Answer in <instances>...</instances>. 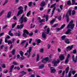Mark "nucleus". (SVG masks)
Returning a JSON list of instances; mask_svg holds the SVG:
<instances>
[{"instance_id":"obj_62","label":"nucleus","mask_w":77,"mask_h":77,"mask_svg":"<svg viewBox=\"0 0 77 77\" xmlns=\"http://www.w3.org/2000/svg\"><path fill=\"white\" fill-rule=\"evenodd\" d=\"M23 67H24V65H20V68H23Z\"/></svg>"},{"instance_id":"obj_10","label":"nucleus","mask_w":77,"mask_h":77,"mask_svg":"<svg viewBox=\"0 0 77 77\" xmlns=\"http://www.w3.org/2000/svg\"><path fill=\"white\" fill-rule=\"evenodd\" d=\"M51 73H54V72H56V70H55V69H54L53 67H51Z\"/></svg>"},{"instance_id":"obj_61","label":"nucleus","mask_w":77,"mask_h":77,"mask_svg":"<svg viewBox=\"0 0 77 77\" xmlns=\"http://www.w3.org/2000/svg\"><path fill=\"white\" fill-rule=\"evenodd\" d=\"M70 57V54H68L67 55V59H69V58Z\"/></svg>"},{"instance_id":"obj_37","label":"nucleus","mask_w":77,"mask_h":77,"mask_svg":"<svg viewBox=\"0 0 77 77\" xmlns=\"http://www.w3.org/2000/svg\"><path fill=\"white\" fill-rule=\"evenodd\" d=\"M66 38V36H65V35H63L61 37V38L62 40H63Z\"/></svg>"},{"instance_id":"obj_46","label":"nucleus","mask_w":77,"mask_h":77,"mask_svg":"<svg viewBox=\"0 0 77 77\" xmlns=\"http://www.w3.org/2000/svg\"><path fill=\"white\" fill-rule=\"evenodd\" d=\"M26 41H26V40L23 41L21 43V44H22V45H23V44H24V43H25V42H26Z\"/></svg>"},{"instance_id":"obj_41","label":"nucleus","mask_w":77,"mask_h":77,"mask_svg":"<svg viewBox=\"0 0 77 77\" xmlns=\"http://www.w3.org/2000/svg\"><path fill=\"white\" fill-rule=\"evenodd\" d=\"M32 2H30L29 3V7H31V6H32Z\"/></svg>"},{"instance_id":"obj_48","label":"nucleus","mask_w":77,"mask_h":77,"mask_svg":"<svg viewBox=\"0 0 77 77\" xmlns=\"http://www.w3.org/2000/svg\"><path fill=\"white\" fill-rule=\"evenodd\" d=\"M68 61H69L68 59L67 58H66L65 61V63H67L68 62Z\"/></svg>"},{"instance_id":"obj_7","label":"nucleus","mask_w":77,"mask_h":77,"mask_svg":"<svg viewBox=\"0 0 77 77\" xmlns=\"http://www.w3.org/2000/svg\"><path fill=\"white\" fill-rule=\"evenodd\" d=\"M26 35H29V32H28V31H27V30L26 29L24 30L23 36L24 37H25V38H27V35H26Z\"/></svg>"},{"instance_id":"obj_55","label":"nucleus","mask_w":77,"mask_h":77,"mask_svg":"<svg viewBox=\"0 0 77 77\" xmlns=\"http://www.w3.org/2000/svg\"><path fill=\"white\" fill-rule=\"evenodd\" d=\"M40 52L41 53H43V52H44V49L43 48H42L40 49Z\"/></svg>"},{"instance_id":"obj_31","label":"nucleus","mask_w":77,"mask_h":77,"mask_svg":"<svg viewBox=\"0 0 77 77\" xmlns=\"http://www.w3.org/2000/svg\"><path fill=\"white\" fill-rule=\"evenodd\" d=\"M16 24H17V23H16L12 24V29H14V28L15 27V25H16Z\"/></svg>"},{"instance_id":"obj_40","label":"nucleus","mask_w":77,"mask_h":77,"mask_svg":"<svg viewBox=\"0 0 77 77\" xmlns=\"http://www.w3.org/2000/svg\"><path fill=\"white\" fill-rule=\"evenodd\" d=\"M23 9V8L22 6H20L19 8H18V9L19 10H22Z\"/></svg>"},{"instance_id":"obj_60","label":"nucleus","mask_w":77,"mask_h":77,"mask_svg":"<svg viewBox=\"0 0 77 77\" xmlns=\"http://www.w3.org/2000/svg\"><path fill=\"white\" fill-rule=\"evenodd\" d=\"M32 41V38H30V40L29 41V44H31V42Z\"/></svg>"},{"instance_id":"obj_21","label":"nucleus","mask_w":77,"mask_h":77,"mask_svg":"<svg viewBox=\"0 0 77 77\" xmlns=\"http://www.w3.org/2000/svg\"><path fill=\"white\" fill-rule=\"evenodd\" d=\"M16 51V49H14L12 51H11V53L13 55H14L15 54V51Z\"/></svg>"},{"instance_id":"obj_43","label":"nucleus","mask_w":77,"mask_h":77,"mask_svg":"<svg viewBox=\"0 0 77 77\" xmlns=\"http://www.w3.org/2000/svg\"><path fill=\"white\" fill-rule=\"evenodd\" d=\"M13 63V64H14V65H18V63H17L15 62H14Z\"/></svg>"},{"instance_id":"obj_34","label":"nucleus","mask_w":77,"mask_h":77,"mask_svg":"<svg viewBox=\"0 0 77 77\" xmlns=\"http://www.w3.org/2000/svg\"><path fill=\"white\" fill-rule=\"evenodd\" d=\"M45 20L44 19H42L41 20H39L40 23H42V22H45Z\"/></svg>"},{"instance_id":"obj_64","label":"nucleus","mask_w":77,"mask_h":77,"mask_svg":"<svg viewBox=\"0 0 77 77\" xmlns=\"http://www.w3.org/2000/svg\"><path fill=\"white\" fill-rule=\"evenodd\" d=\"M30 77H35V75H31Z\"/></svg>"},{"instance_id":"obj_12","label":"nucleus","mask_w":77,"mask_h":77,"mask_svg":"<svg viewBox=\"0 0 77 77\" xmlns=\"http://www.w3.org/2000/svg\"><path fill=\"white\" fill-rule=\"evenodd\" d=\"M59 58L61 60H63V59H64L65 56H64L63 55H61L59 56Z\"/></svg>"},{"instance_id":"obj_35","label":"nucleus","mask_w":77,"mask_h":77,"mask_svg":"<svg viewBox=\"0 0 77 77\" xmlns=\"http://www.w3.org/2000/svg\"><path fill=\"white\" fill-rule=\"evenodd\" d=\"M39 55L38 54L37 55V58H36V61L37 62H38L39 61Z\"/></svg>"},{"instance_id":"obj_14","label":"nucleus","mask_w":77,"mask_h":77,"mask_svg":"<svg viewBox=\"0 0 77 77\" xmlns=\"http://www.w3.org/2000/svg\"><path fill=\"white\" fill-rule=\"evenodd\" d=\"M23 10H19L18 12V14L17 16H18L20 15V14H21L23 13Z\"/></svg>"},{"instance_id":"obj_44","label":"nucleus","mask_w":77,"mask_h":77,"mask_svg":"<svg viewBox=\"0 0 77 77\" xmlns=\"http://www.w3.org/2000/svg\"><path fill=\"white\" fill-rule=\"evenodd\" d=\"M71 75V72H69L68 74V77H70Z\"/></svg>"},{"instance_id":"obj_17","label":"nucleus","mask_w":77,"mask_h":77,"mask_svg":"<svg viewBox=\"0 0 77 77\" xmlns=\"http://www.w3.org/2000/svg\"><path fill=\"white\" fill-rule=\"evenodd\" d=\"M47 37V35L45 34L43 32L42 34V37L43 38H44V39H45V38H46V37Z\"/></svg>"},{"instance_id":"obj_2","label":"nucleus","mask_w":77,"mask_h":77,"mask_svg":"<svg viewBox=\"0 0 77 77\" xmlns=\"http://www.w3.org/2000/svg\"><path fill=\"white\" fill-rule=\"evenodd\" d=\"M24 14H23L22 16L21 17V18L19 20V22L20 23V24H22L23 22L26 23L27 22V19L26 17H24Z\"/></svg>"},{"instance_id":"obj_4","label":"nucleus","mask_w":77,"mask_h":77,"mask_svg":"<svg viewBox=\"0 0 77 77\" xmlns=\"http://www.w3.org/2000/svg\"><path fill=\"white\" fill-rule=\"evenodd\" d=\"M8 38H10V36L9 35H8L7 37H6L5 39V42L6 43H8V44H12V43L11 40H9L8 41H7V39Z\"/></svg>"},{"instance_id":"obj_63","label":"nucleus","mask_w":77,"mask_h":77,"mask_svg":"<svg viewBox=\"0 0 77 77\" xmlns=\"http://www.w3.org/2000/svg\"><path fill=\"white\" fill-rule=\"evenodd\" d=\"M13 19L14 20H17V17L15 16H14L13 17Z\"/></svg>"},{"instance_id":"obj_57","label":"nucleus","mask_w":77,"mask_h":77,"mask_svg":"<svg viewBox=\"0 0 77 77\" xmlns=\"http://www.w3.org/2000/svg\"><path fill=\"white\" fill-rule=\"evenodd\" d=\"M57 51L58 52H60L61 51V49L60 48H58L57 49Z\"/></svg>"},{"instance_id":"obj_32","label":"nucleus","mask_w":77,"mask_h":77,"mask_svg":"<svg viewBox=\"0 0 77 77\" xmlns=\"http://www.w3.org/2000/svg\"><path fill=\"white\" fill-rule=\"evenodd\" d=\"M8 0H5V2L3 4V5L4 6L5 5H6V4H7V3H8Z\"/></svg>"},{"instance_id":"obj_22","label":"nucleus","mask_w":77,"mask_h":77,"mask_svg":"<svg viewBox=\"0 0 77 77\" xmlns=\"http://www.w3.org/2000/svg\"><path fill=\"white\" fill-rule=\"evenodd\" d=\"M11 12L9 11L8 14V15L7 16V17L8 18H9V17H11Z\"/></svg>"},{"instance_id":"obj_23","label":"nucleus","mask_w":77,"mask_h":77,"mask_svg":"<svg viewBox=\"0 0 77 77\" xmlns=\"http://www.w3.org/2000/svg\"><path fill=\"white\" fill-rule=\"evenodd\" d=\"M5 12V10H2L0 12V17L2 16L3 14Z\"/></svg>"},{"instance_id":"obj_18","label":"nucleus","mask_w":77,"mask_h":77,"mask_svg":"<svg viewBox=\"0 0 77 77\" xmlns=\"http://www.w3.org/2000/svg\"><path fill=\"white\" fill-rule=\"evenodd\" d=\"M12 30V29L10 30L8 33V34L9 35H10V36H14V34H13L11 32Z\"/></svg>"},{"instance_id":"obj_24","label":"nucleus","mask_w":77,"mask_h":77,"mask_svg":"<svg viewBox=\"0 0 77 77\" xmlns=\"http://www.w3.org/2000/svg\"><path fill=\"white\" fill-rule=\"evenodd\" d=\"M31 14V11H29L26 14L27 17H29V15H30Z\"/></svg>"},{"instance_id":"obj_6","label":"nucleus","mask_w":77,"mask_h":77,"mask_svg":"<svg viewBox=\"0 0 77 77\" xmlns=\"http://www.w3.org/2000/svg\"><path fill=\"white\" fill-rule=\"evenodd\" d=\"M56 3H55V4L52 5L51 6L50 8H53V7H54L52 11V16H53V14H54V11H55V9H56V7H55V6H56Z\"/></svg>"},{"instance_id":"obj_27","label":"nucleus","mask_w":77,"mask_h":77,"mask_svg":"<svg viewBox=\"0 0 77 77\" xmlns=\"http://www.w3.org/2000/svg\"><path fill=\"white\" fill-rule=\"evenodd\" d=\"M55 21H56V19L54 18V19L52 20L50 22L51 24H53V23H54V22Z\"/></svg>"},{"instance_id":"obj_30","label":"nucleus","mask_w":77,"mask_h":77,"mask_svg":"<svg viewBox=\"0 0 77 77\" xmlns=\"http://www.w3.org/2000/svg\"><path fill=\"white\" fill-rule=\"evenodd\" d=\"M37 45H39V44L40 43H41V40L39 39L37 40Z\"/></svg>"},{"instance_id":"obj_5","label":"nucleus","mask_w":77,"mask_h":77,"mask_svg":"<svg viewBox=\"0 0 77 77\" xmlns=\"http://www.w3.org/2000/svg\"><path fill=\"white\" fill-rule=\"evenodd\" d=\"M60 62V60L58 59H57V61H56L55 60H54L52 62V63L54 65V66H57V64H58Z\"/></svg>"},{"instance_id":"obj_52","label":"nucleus","mask_w":77,"mask_h":77,"mask_svg":"<svg viewBox=\"0 0 77 77\" xmlns=\"http://www.w3.org/2000/svg\"><path fill=\"white\" fill-rule=\"evenodd\" d=\"M58 26V24H55L53 26V27H56V26Z\"/></svg>"},{"instance_id":"obj_49","label":"nucleus","mask_w":77,"mask_h":77,"mask_svg":"<svg viewBox=\"0 0 77 77\" xmlns=\"http://www.w3.org/2000/svg\"><path fill=\"white\" fill-rule=\"evenodd\" d=\"M65 24H64L61 27V29H63V27H65Z\"/></svg>"},{"instance_id":"obj_36","label":"nucleus","mask_w":77,"mask_h":77,"mask_svg":"<svg viewBox=\"0 0 77 77\" xmlns=\"http://www.w3.org/2000/svg\"><path fill=\"white\" fill-rule=\"evenodd\" d=\"M48 15H46V22L47 21H48Z\"/></svg>"},{"instance_id":"obj_16","label":"nucleus","mask_w":77,"mask_h":77,"mask_svg":"<svg viewBox=\"0 0 77 77\" xmlns=\"http://www.w3.org/2000/svg\"><path fill=\"white\" fill-rule=\"evenodd\" d=\"M32 47H30L29 48V50L27 51V53H28L29 54H30V52H31V51H32Z\"/></svg>"},{"instance_id":"obj_8","label":"nucleus","mask_w":77,"mask_h":77,"mask_svg":"<svg viewBox=\"0 0 77 77\" xmlns=\"http://www.w3.org/2000/svg\"><path fill=\"white\" fill-rule=\"evenodd\" d=\"M49 60V58L48 57H46L45 58H43L42 60V62H47V61Z\"/></svg>"},{"instance_id":"obj_25","label":"nucleus","mask_w":77,"mask_h":77,"mask_svg":"<svg viewBox=\"0 0 77 77\" xmlns=\"http://www.w3.org/2000/svg\"><path fill=\"white\" fill-rule=\"evenodd\" d=\"M72 58L73 61H74V62H76L77 61V60L76 59V58L75 59H74V56L73 55L72 56Z\"/></svg>"},{"instance_id":"obj_33","label":"nucleus","mask_w":77,"mask_h":77,"mask_svg":"<svg viewBox=\"0 0 77 77\" xmlns=\"http://www.w3.org/2000/svg\"><path fill=\"white\" fill-rule=\"evenodd\" d=\"M67 5H69L70 6L71 5V3L70 0L68 1L67 2Z\"/></svg>"},{"instance_id":"obj_20","label":"nucleus","mask_w":77,"mask_h":77,"mask_svg":"<svg viewBox=\"0 0 77 77\" xmlns=\"http://www.w3.org/2000/svg\"><path fill=\"white\" fill-rule=\"evenodd\" d=\"M65 42L67 44H70V42H69V41L68 39H66L65 40Z\"/></svg>"},{"instance_id":"obj_15","label":"nucleus","mask_w":77,"mask_h":77,"mask_svg":"<svg viewBox=\"0 0 77 77\" xmlns=\"http://www.w3.org/2000/svg\"><path fill=\"white\" fill-rule=\"evenodd\" d=\"M45 6V2H41L40 5V6L41 7H44V6Z\"/></svg>"},{"instance_id":"obj_3","label":"nucleus","mask_w":77,"mask_h":77,"mask_svg":"<svg viewBox=\"0 0 77 77\" xmlns=\"http://www.w3.org/2000/svg\"><path fill=\"white\" fill-rule=\"evenodd\" d=\"M71 10H69L67 13L66 15V17H67L66 22L67 23H68L69 22V18H68L69 15H71Z\"/></svg>"},{"instance_id":"obj_29","label":"nucleus","mask_w":77,"mask_h":77,"mask_svg":"<svg viewBox=\"0 0 77 77\" xmlns=\"http://www.w3.org/2000/svg\"><path fill=\"white\" fill-rule=\"evenodd\" d=\"M72 5H75L76 4H75V0H72Z\"/></svg>"},{"instance_id":"obj_53","label":"nucleus","mask_w":77,"mask_h":77,"mask_svg":"<svg viewBox=\"0 0 77 77\" xmlns=\"http://www.w3.org/2000/svg\"><path fill=\"white\" fill-rule=\"evenodd\" d=\"M7 27H8V25H6L5 26H3L2 27V29H6V28Z\"/></svg>"},{"instance_id":"obj_42","label":"nucleus","mask_w":77,"mask_h":77,"mask_svg":"<svg viewBox=\"0 0 77 77\" xmlns=\"http://www.w3.org/2000/svg\"><path fill=\"white\" fill-rule=\"evenodd\" d=\"M20 54L21 56H23V54H24V53L22 51H20Z\"/></svg>"},{"instance_id":"obj_11","label":"nucleus","mask_w":77,"mask_h":77,"mask_svg":"<svg viewBox=\"0 0 77 77\" xmlns=\"http://www.w3.org/2000/svg\"><path fill=\"white\" fill-rule=\"evenodd\" d=\"M23 27H24V25L23 24L20 25V26L19 25H18L17 26V29H23Z\"/></svg>"},{"instance_id":"obj_56","label":"nucleus","mask_w":77,"mask_h":77,"mask_svg":"<svg viewBox=\"0 0 77 77\" xmlns=\"http://www.w3.org/2000/svg\"><path fill=\"white\" fill-rule=\"evenodd\" d=\"M14 68V65H12L11 66V69H13V68Z\"/></svg>"},{"instance_id":"obj_50","label":"nucleus","mask_w":77,"mask_h":77,"mask_svg":"<svg viewBox=\"0 0 77 77\" xmlns=\"http://www.w3.org/2000/svg\"><path fill=\"white\" fill-rule=\"evenodd\" d=\"M77 52V50L76 49H74L73 51V53L74 54L76 53Z\"/></svg>"},{"instance_id":"obj_1","label":"nucleus","mask_w":77,"mask_h":77,"mask_svg":"<svg viewBox=\"0 0 77 77\" xmlns=\"http://www.w3.org/2000/svg\"><path fill=\"white\" fill-rule=\"evenodd\" d=\"M73 22L74 21L73 20H71L67 25V28L68 30L65 33L66 35H68L69 33H71V32H71V29H72L74 27V24H72Z\"/></svg>"},{"instance_id":"obj_38","label":"nucleus","mask_w":77,"mask_h":77,"mask_svg":"<svg viewBox=\"0 0 77 77\" xmlns=\"http://www.w3.org/2000/svg\"><path fill=\"white\" fill-rule=\"evenodd\" d=\"M50 28H48L47 29V32H46L47 34H48L49 32H50Z\"/></svg>"},{"instance_id":"obj_58","label":"nucleus","mask_w":77,"mask_h":77,"mask_svg":"<svg viewBox=\"0 0 77 77\" xmlns=\"http://www.w3.org/2000/svg\"><path fill=\"white\" fill-rule=\"evenodd\" d=\"M61 19H62V17H61V16H59L58 17V19L59 20H61Z\"/></svg>"},{"instance_id":"obj_26","label":"nucleus","mask_w":77,"mask_h":77,"mask_svg":"<svg viewBox=\"0 0 77 77\" xmlns=\"http://www.w3.org/2000/svg\"><path fill=\"white\" fill-rule=\"evenodd\" d=\"M69 69V67H67V68L66 69V73L67 74L68 72Z\"/></svg>"},{"instance_id":"obj_51","label":"nucleus","mask_w":77,"mask_h":77,"mask_svg":"<svg viewBox=\"0 0 77 77\" xmlns=\"http://www.w3.org/2000/svg\"><path fill=\"white\" fill-rule=\"evenodd\" d=\"M12 43H14V41H15V38H12Z\"/></svg>"},{"instance_id":"obj_59","label":"nucleus","mask_w":77,"mask_h":77,"mask_svg":"<svg viewBox=\"0 0 77 77\" xmlns=\"http://www.w3.org/2000/svg\"><path fill=\"white\" fill-rule=\"evenodd\" d=\"M72 73L73 75H74L75 74V71H73L72 72Z\"/></svg>"},{"instance_id":"obj_39","label":"nucleus","mask_w":77,"mask_h":77,"mask_svg":"<svg viewBox=\"0 0 77 77\" xmlns=\"http://www.w3.org/2000/svg\"><path fill=\"white\" fill-rule=\"evenodd\" d=\"M1 65L2 68H6V66H5V64H3Z\"/></svg>"},{"instance_id":"obj_28","label":"nucleus","mask_w":77,"mask_h":77,"mask_svg":"<svg viewBox=\"0 0 77 77\" xmlns=\"http://www.w3.org/2000/svg\"><path fill=\"white\" fill-rule=\"evenodd\" d=\"M44 65L43 64H42L39 66V69H42V68H44Z\"/></svg>"},{"instance_id":"obj_9","label":"nucleus","mask_w":77,"mask_h":77,"mask_svg":"<svg viewBox=\"0 0 77 77\" xmlns=\"http://www.w3.org/2000/svg\"><path fill=\"white\" fill-rule=\"evenodd\" d=\"M72 48H73V45H72L71 46H69L66 47L67 50L70 51L71 50H72Z\"/></svg>"},{"instance_id":"obj_13","label":"nucleus","mask_w":77,"mask_h":77,"mask_svg":"<svg viewBox=\"0 0 77 77\" xmlns=\"http://www.w3.org/2000/svg\"><path fill=\"white\" fill-rule=\"evenodd\" d=\"M21 74H22V75H20L19 76L20 77H23V75H25V74H27V72H25L24 71H22V72H21Z\"/></svg>"},{"instance_id":"obj_54","label":"nucleus","mask_w":77,"mask_h":77,"mask_svg":"<svg viewBox=\"0 0 77 77\" xmlns=\"http://www.w3.org/2000/svg\"><path fill=\"white\" fill-rule=\"evenodd\" d=\"M4 33L3 32L1 33L0 34V37H1V36H3V35H4Z\"/></svg>"},{"instance_id":"obj_45","label":"nucleus","mask_w":77,"mask_h":77,"mask_svg":"<svg viewBox=\"0 0 77 77\" xmlns=\"http://www.w3.org/2000/svg\"><path fill=\"white\" fill-rule=\"evenodd\" d=\"M75 11H74V10H73L72 12V15H75Z\"/></svg>"},{"instance_id":"obj_47","label":"nucleus","mask_w":77,"mask_h":77,"mask_svg":"<svg viewBox=\"0 0 77 77\" xmlns=\"http://www.w3.org/2000/svg\"><path fill=\"white\" fill-rule=\"evenodd\" d=\"M33 24H31L30 25V28H34V27H35V25H33V26H32Z\"/></svg>"},{"instance_id":"obj_19","label":"nucleus","mask_w":77,"mask_h":77,"mask_svg":"<svg viewBox=\"0 0 77 77\" xmlns=\"http://www.w3.org/2000/svg\"><path fill=\"white\" fill-rule=\"evenodd\" d=\"M14 35L15 36H20L21 35V33H18L17 32H14Z\"/></svg>"}]
</instances>
